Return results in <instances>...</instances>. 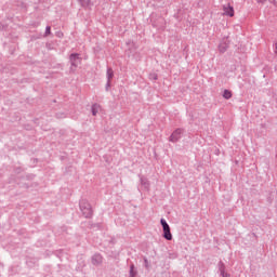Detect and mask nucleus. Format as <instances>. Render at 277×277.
I'll use <instances>...</instances> for the list:
<instances>
[{
	"label": "nucleus",
	"mask_w": 277,
	"mask_h": 277,
	"mask_svg": "<svg viewBox=\"0 0 277 277\" xmlns=\"http://www.w3.org/2000/svg\"><path fill=\"white\" fill-rule=\"evenodd\" d=\"M80 211L87 220L92 219V215H94V212L92 211V205H90V201L88 199H81L79 202Z\"/></svg>",
	"instance_id": "nucleus-1"
},
{
	"label": "nucleus",
	"mask_w": 277,
	"mask_h": 277,
	"mask_svg": "<svg viewBox=\"0 0 277 277\" xmlns=\"http://www.w3.org/2000/svg\"><path fill=\"white\" fill-rule=\"evenodd\" d=\"M69 70L70 72H75L77 68H79V65L81 64V55L79 53H71L69 55Z\"/></svg>",
	"instance_id": "nucleus-2"
},
{
	"label": "nucleus",
	"mask_w": 277,
	"mask_h": 277,
	"mask_svg": "<svg viewBox=\"0 0 277 277\" xmlns=\"http://www.w3.org/2000/svg\"><path fill=\"white\" fill-rule=\"evenodd\" d=\"M184 130L181 128L175 129L172 134L169 136V142H172V144H176L179 140L183 137Z\"/></svg>",
	"instance_id": "nucleus-3"
},
{
	"label": "nucleus",
	"mask_w": 277,
	"mask_h": 277,
	"mask_svg": "<svg viewBox=\"0 0 277 277\" xmlns=\"http://www.w3.org/2000/svg\"><path fill=\"white\" fill-rule=\"evenodd\" d=\"M91 263L95 267H98V265L103 264V255L101 253H95L91 256Z\"/></svg>",
	"instance_id": "nucleus-4"
},
{
	"label": "nucleus",
	"mask_w": 277,
	"mask_h": 277,
	"mask_svg": "<svg viewBox=\"0 0 277 277\" xmlns=\"http://www.w3.org/2000/svg\"><path fill=\"white\" fill-rule=\"evenodd\" d=\"M223 12H224L225 16H229L230 18H233V16H235V8H233V5H230V3L223 5Z\"/></svg>",
	"instance_id": "nucleus-5"
},
{
	"label": "nucleus",
	"mask_w": 277,
	"mask_h": 277,
	"mask_svg": "<svg viewBox=\"0 0 277 277\" xmlns=\"http://www.w3.org/2000/svg\"><path fill=\"white\" fill-rule=\"evenodd\" d=\"M228 47H230V41H228V39H223L219 44L220 53H226V51H228Z\"/></svg>",
	"instance_id": "nucleus-6"
},
{
	"label": "nucleus",
	"mask_w": 277,
	"mask_h": 277,
	"mask_svg": "<svg viewBox=\"0 0 277 277\" xmlns=\"http://www.w3.org/2000/svg\"><path fill=\"white\" fill-rule=\"evenodd\" d=\"M162 230H163L162 237L167 239V241H172V232L170 227H164L162 228Z\"/></svg>",
	"instance_id": "nucleus-7"
},
{
	"label": "nucleus",
	"mask_w": 277,
	"mask_h": 277,
	"mask_svg": "<svg viewBox=\"0 0 277 277\" xmlns=\"http://www.w3.org/2000/svg\"><path fill=\"white\" fill-rule=\"evenodd\" d=\"M140 182H141V185L144 187V189H146V192L150 189V182L148 181V179H146L145 176H141Z\"/></svg>",
	"instance_id": "nucleus-8"
},
{
	"label": "nucleus",
	"mask_w": 277,
	"mask_h": 277,
	"mask_svg": "<svg viewBox=\"0 0 277 277\" xmlns=\"http://www.w3.org/2000/svg\"><path fill=\"white\" fill-rule=\"evenodd\" d=\"M92 116H96L101 111V104H93L91 106Z\"/></svg>",
	"instance_id": "nucleus-9"
},
{
	"label": "nucleus",
	"mask_w": 277,
	"mask_h": 277,
	"mask_svg": "<svg viewBox=\"0 0 277 277\" xmlns=\"http://www.w3.org/2000/svg\"><path fill=\"white\" fill-rule=\"evenodd\" d=\"M78 3H80L81 8H90L92 5L91 0H78Z\"/></svg>",
	"instance_id": "nucleus-10"
},
{
	"label": "nucleus",
	"mask_w": 277,
	"mask_h": 277,
	"mask_svg": "<svg viewBox=\"0 0 277 277\" xmlns=\"http://www.w3.org/2000/svg\"><path fill=\"white\" fill-rule=\"evenodd\" d=\"M223 98H225L226 101H229V98H233V92H230V90L225 89L223 92Z\"/></svg>",
	"instance_id": "nucleus-11"
},
{
	"label": "nucleus",
	"mask_w": 277,
	"mask_h": 277,
	"mask_svg": "<svg viewBox=\"0 0 277 277\" xmlns=\"http://www.w3.org/2000/svg\"><path fill=\"white\" fill-rule=\"evenodd\" d=\"M106 77H107V81H111V79H114V69L111 67L107 68Z\"/></svg>",
	"instance_id": "nucleus-12"
},
{
	"label": "nucleus",
	"mask_w": 277,
	"mask_h": 277,
	"mask_svg": "<svg viewBox=\"0 0 277 277\" xmlns=\"http://www.w3.org/2000/svg\"><path fill=\"white\" fill-rule=\"evenodd\" d=\"M137 276V271L135 269V264L130 265V277Z\"/></svg>",
	"instance_id": "nucleus-13"
},
{
	"label": "nucleus",
	"mask_w": 277,
	"mask_h": 277,
	"mask_svg": "<svg viewBox=\"0 0 277 277\" xmlns=\"http://www.w3.org/2000/svg\"><path fill=\"white\" fill-rule=\"evenodd\" d=\"M217 267H219L220 274H221L222 272H226V265L224 264V262L220 261V262L217 263Z\"/></svg>",
	"instance_id": "nucleus-14"
},
{
	"label": "nucleus",
	"mask_w": 277,
	"mask_h": 277,
	"mask_svg": "<svg viewBox=\"0 0 277 277\" xmlns=\"http://www.w3.org/2000/svg\"><path fill=\"white\" fill-rule=\"evenodd\" d=\"M160 224H161V226H162V229L170 227V224H168V221H166V219H161V220H160Z\"/></svg>",
	"instance_id": "nucleus-15"
},
{
	"label": "nucleus",
	"mask_w": 277,
	"mask_h": 277,
	"mask_svg": "<svg viewBox=\"0 0 277 277\" xmlns=\"http://www.w3.org/2000/svg\"><path fill=\"white\" fill-rule=\"evenodd\" d=\"M49 36H51V26H47V27H45V32H44V35H43V38H47V37H49Z\"/></svg>",
	"instance_id": "nucleus-16"
},
{
	"label": "nucleus",
	"mask_w": 277,
	"mask_h": 277,
	"mask_svg": "<svg viewBox=\"0 0 277 277\" xmlns=\"http://www.w3.org/2000/svg\"><path fill=\"white\" fill-rule=\"evenodd\" d=\"M45 48L48 49V51H53V49H55V47L51 42L45 43Z\"/></svg>",
	"instance_id": "nucleus-17"
},
{
	"label": "nucleus",
	"mask_w": 277,
	"mask_h": 277,
	"mask_svg": "<svg viewBox=\"0 0 277 277\" xmlns=\"http://www.w3.org/2000/svg\"><path fill=\"white\" fill-rule=\"evenodd\" d=\"M149 79H150L151 81H157V79H159V77L157 76V74H150V75H149Z\"/></svg>",
	"instance_id": "nucleus-18"
},
{
	"label": "nucleus",
	"mask_w": 277,
	"mask_h": 277,
	"mask_svg": "<svg viewBox=\"0 0 277 277\" xmlns=\"http://www.w3.org/2000/svg\"><path fill=\"white\" fill-rule=\"evenodd\" d=\"M109 88H111V80H107L106 82V85H105L106 92H109Z\"/></svg>",
	"instance_id": "nucleus-19"
},
{
	"label": "nucleus",
	"mask_w": 277,
	"mask_h": 277,
	"mask_svg": "<svg viewBox=\"0 0 277 277\" xmlns=\"http://www.w3.org/2000/svg\"><path fill=\"white\" fill-rule=\"evenodd\" d=\"M222 277H230V274L226 273V271H223L220 273Z\"/></svg>",
	"instance_id": "nucleus-20"
},
{
	"label": "nucleus",
	"mask_w": 277,
	"mask_h": 277,
	"mask_svg": "<svg viewBox=\"0 0 277 277\" xmlns=\"http://www.w3.org/2000/svg\"><path fill=\"white\" fill-rule=\"evenodd\" d=\"M56 38H64V32L56 31Z\"/></svg>",
	"instance_id": "nucleus-21"
},
{
	"label": "nucleus",
	"mask_w": 277,
	"mask_h": 277,
	"mask_svg": "<svg viewBox=\"0 0 277 277\" xmlns=\"http://www.w3.org/2000/svg\"><path fill=\"white\" fill-rule=\"evenodd\" d=\"M144 265L146 267V269H148V259L144 258Z\"/></svg>",
	"instance_id": "nucleus-22"
},
{
	"label": "nucleus",
	"mask_w": 277,
	"mask_h": 277,
	"mask_svg": "<svg viewBox=\"0 0 277 277\" xmlns=\"http://www.w3.org/2000/svg\"><path fill=\"white\" fill-rule=\"evenodd\" d=\"M61 230H62L63 233H68V227L63 226V227H61Z\"/></svg>",
	"instance_id": "nucleus-23"
},
{
	"label": "nucleus",
	"mask_w": 277,
	"mask_h": 277,
	"mask_svg": "<svg viewBox=\"0 0 277 277\" xmlns=\"http://www.w3.org/2000/svg\"><path fill=\"white\" fill-rule=\"evenodd\" d=\"M274 47H275V53L277 55V43H275Z\"/></svg>",
	"instance_id": "nucleus-24"
},
{
	"label": "nucleus",
	"mask_w": 277,
	"mask_h": 277,
	"mask_svg": "<svg viewBox=\"0 0 277 277\" xmlns=\"http://www.w3.org/2000/svg\"><path fill=\"white\" fill-rule=\"evenodd\" d=\"M265 2V0H259V3H264Z\"/></svg>",
	"instance_id": "nucleus-25"
}]
</instances>
